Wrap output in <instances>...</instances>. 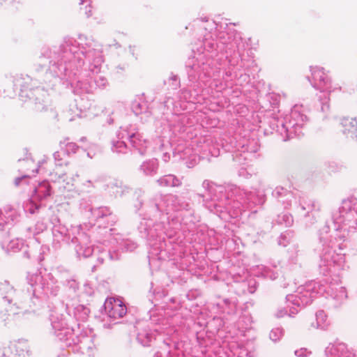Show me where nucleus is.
I'll return each instance as SVG.
<instances>
[{
  "label": "nucleus",
  "instance_id": "obj_1",
  "mask_svg": "<svg viewBox=\"0 0 357 357\" xmlns=\"http://www.w3.org/2000/svg\"><path fill=\"white\" fill-rule=\"evenodd\" d=\"M105 310L109 317L114 319L123 317L127 312V308L119 298H109L105 303Z\"/></svg>",
  "mask_w": 357,
  "mask_h": 357
},
{
  "label": "nucleus",
  "instance_id": "obj_2",
  "mask_svg": "<svg viewBox=\"0 0 357 357\" xmlns=\"http://www.w3.org/2000/svg\"><path fill=\"white\" fill-rule=\"evenodd\" d=\"M341 124L344 132H357V118L344 117L341 120Z\"/></svg>",
  "mask_w": 357,
  "mask_h": 357
}]
</instances>
